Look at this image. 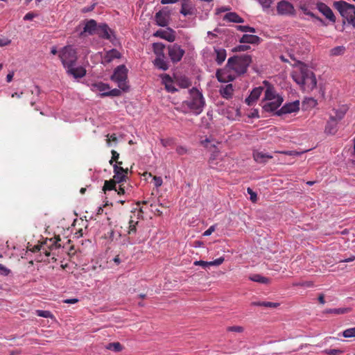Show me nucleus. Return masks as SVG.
<instances>
[{
    "mask_svg": "<svg viewBox=\"0 0 355 355\" xmlns=\"http://www.w3.org/2000/svg\"><path fill=\"white\" fill-rule=\"evenodd\" d=\"M121 94V92L119 89H113L109 90L108 93L101 94L102 96H119Z\"/></svg>",
    "mask_w": 355,
    "mask_h": 355,
    "instance_id": "39",
    "label": "nucleus"
},
{
    "mask_svg": "<svg viewBox=\"0 0 355 355\" xmlns=\"http://www.w3.org/2000/svg\"><path fill=\"white\" fill-rule=\"evenodd\" d=\"M251 62L252 57L247 54L230 58L223 69V83L232 81L236 76L245 73Z\"/></svg>",
    "mask_w": 355,
    "mask_h": 355,
    "instance_id": "1",
    "label": "nucleus"
},
{
    "mask_svg": "<svg viewBox=\"0 0 355 355\" xmlns=\"http://www.w3.org/2000/svg\"><path fill=\"white\" fill-rule=\"evenodd\" d=\"M154 184L156 187H159L162 184V179L161 177L154 176L153 177Z\"/></svg>",
    "mask_w": 355,
    "mask_h": 355,
    "instance_id": "52",
    "label": "nucleus"
},
{
    "mask_svg": "<svg viewBox=\"0 0 355 355\" xmlns=\"http://www.w3.org/2000/svg\"><path fill=\"white\" fill-rule=\"evenodd\" d=\"M11 41L8 39H0V46H7L10 44Z\"/></svg>",
    "mask_w": 355,
    "mask_h": 355,
    "instance_id": "59",
    "label": "nucleus"
},
{
    "mask_svg": "<svg viewBox=\"0 0 355 355\" xmlns=\"http://www.w3.org/2000/svg\"><path fill=\"white\" fill-rule=\"evenodd\" d=\"M36 315L40 317L49 318H52L53 315L49 311L37 310Z\"/></svg>",
    "mask_w": 355,
    "mask_h": 355,
    "instance_id": "42",
    "label": "nucleus"
},
{
    "mask_svg": "<svg viewBox=\"0 0 355 355\" xmlns=\"http://www.w3.org/2000/svg\"><path fill=\"white\" fill-rule=\"evenodd\" d=\"M121 57V53L116 49L107 51L102 58L101 63L104 65L112 62L114 59H119Z\"/></svg>",
    "mask_w": 355,
    "mask_h": 355,
    "instance_id": "18",
    "label": "nucleus"
},
{
    "mask_svg": "<svg viewBox=\"0 0 355 355\" xmlns=\"http://www.w3.org/2000/svg\"><path fill=\"white\" fill-rule=\"evenodd\" d=\"M164 58L165 57H156L153 64L157 69L166 71L168 69V64Z\"/></svg>",
    "mask_w": 355,
    "mask_h": 355,
    "instance_id": "25",
    "label": "nucleus"
},
{
    "mask_svg": "<svg viewBox=\"0 0 355 355\" xmlns=\"http://www.w3.org/2000/svg\"><path fill=\"white\" fill-rule=\"evenodd\" d=\"M206 148H209L211 152V156L209 160V165L211 168H216L218 164V161L221 160L220 150L214 145L211 144L210 146H208L211 141L209 139H205L202 141Z\"/></svg>",
    "mask_w": 355,
    "mask_h": 355,
    "instance_id": "10",
    "label": "nucleus"
},
{
    "mask_svg": "<svg viewBox=\"0 0 355 355\" xmlns=\"http://www.w3.org/2000/svg\"><path fill=\"white\" fill-rule=\"evenodd\" d=\"M325 131L329 134H334L336 130V128L331 125V122H328L325 127Z\"/></svg>",
    "mask_w": 355,
    "mask_h": 355,
    "instance_id": "50",
    "label": "nucleus"
},
{
    "mask_svg": "<svg viewBox=\"0 0 355 355\" xmlns=\"http://www.w3.org/2000/svg\"><path fill=\"white\" fill-rule=\"evenodd\" d=\"M233 94L232 85L229 84L223 88V98H230L232 97Z\"/></svg>",
    "mask_w": 355,
    "mask_h": 355,
    "instance_id": "35",
    "label": "nucleus"
},
{
    "mask_svg": "<svg viewBox=\"0 0 355 355\" xmlns=\"http://www.w3.org/2000/svg\"><path fill=\"white\" fill-rule=\"evenodd\" d=\"M154 36L164 39L169 42H173L175 40V32L171 28L166 30H158L154 33Z\"/></svg>",
    "mask_w": 355,
    "mask_h": 355,
    "instance_id": "15",
    "label": "nucleus"
},
{
    "mask_svg": "<svg viewBox=\"0 0 355 355\" xmlns=\"http://www.w3.org/2000/svg\"><path fill=\"white\" fill-rule=\"evenodd\" d=\"M112 31L106 24H102L98 26L96 33L100 37L112 41Z\"/></svg>",
    "mask_w": 355,
    "mask_h": 355,
    "instance_id": "20",
    "label": "nucleus"
},
{
    "mask_svg": "<svg viewBox=\"0 0 355 355\" xmlns=\"http://www.w3.org/2000/svg\"><path fill=\"white\" fill-rule=\"evenodd\" d=\"M236 28L242 32H250V33H255L256 31L254 28L250 27L249 26H236Z\"/></svg>",
    "mask_w": 355,
    "mask_h": 355,
    "instance_id": "45",
    "label": "nucleus"
},
{
    "mask_svg": "<svg viewBox=\"0 0 355 355\" xmlns=\"http://www.w3.org/2000/svg\"><path fill=\"white\" fill-rule=\"evenodd\" d=\"M263 90L264 85L254 88L250 92L249 96L245 98V101L247 103V105L250 106L254 105L259 99V96H261Z\"/></svg>",
    "mask_w": 355,
    "mask_h": 355,
    "instance_id": "17",
    "label": "nucleus"
},
{
    "mask_svg": "<svg viewBox=\"0 0 355 355\" xmlns=\"http://www.w3.org/2000/svg\"><path fill=\"white\" fill-rule=\"evenodd\" d=\"M119 187L118 189L116 188V190H115L117 193L119 195H124L126 192V191L128 190V187H126L125 185H124V182H122V183H119Z\"/></svg>",
    "mask_w": 355,
    "mask_h": 355,
    "instance_id": "46",
    "label": "nucleus"
},
{
    "mask_svg": "<svg viewBox=\"0 0 355 355\" xmlns=\"http://www.w3.org/2000/svg\"><path fill=\"white\" fill-rule=\"evenodd\" d=\"M277 11L280 15L294 16L295 15V10L293 4L285 0L278 2Z\"/></svg>",
    "mask_w": 355,
    "mask_h": 355,
    "instance_id": "11",
    "label": "nucleus"
},
{
    "mask_svg": "<svg viewBox=\"0 0 355 355\" xmlns=\"http://www.w3.org/2000/svg\"><path fill=\"white\" fill-rule=\"evenodd\" d=\"M180 13L184 16L191 15L193 14V7L189 1H184L182 3Z\"/></svg>",
    "mask_w": 355,
    "mask_h": 355,
    "instance_id": "27",
    "label": "nucleus"
},
{
    "mask_svg": "<svg viewBox=\"0 0 355 355\" xmlns=\"http://www.w3.org/2000/svg\"><path fill=\"white\" fill-rule=\"evenodd\" d=\"M263 85H264V97L261 101V107L266 112H274L280 107L284 98L277 92L274 85L268 80H263Z\"/></svg>",
    "mask_w": 355,
    "mask_h": 355,
    "instance_id": "3",
    "label": "nucleus"
},
{
    "mask_svg": "<svg viewBox=\"0 0 355 355\" xmlns=\"http://www.w3.org/2000/svg\"><path fill=\"white\" fill-rule=\"evenodd\" d=\"M293 80L305 92H311L315 88L317 80L314 73L306 65L301 64L292 72Z\"/></svg>",
    "mask_w": 355,
    "mask_h": 355,
    "instance_id": "2",
    "label": "nucleus"
},
{
    "mask_svg": "<svg viewBox=\"0 0 355 355\" xmlns=\"http://www.w3.org/2000/svg\"><path fill=\"white\" fill-rule=\"evenodd\" d=\"M165 45L161 42H155L153 44V50L157 57H165L164 50Z\"/></svg>",
    "mask_w": 355,
    "mask_h": 355,
    "instance_id": "26",
    "label": "nucleus"
},
{
    "mask_svg": "<svg viewBox=\"0 0 355 355\" xmlns=\"http://www.w3.org/2000/svg\"><path fill=\"white\" fill-rule=\"evenodd\" d=\"M162 145L164 147L171 146L173 144V139L168 138V139H162L160 140Z\"/></svg>",
    "mask_w": 355,
    "mask_h": 355,
    "instance_id": "49",
    "label": "nucleus"
},
{
    "mask_svg": "<svg viewBox=\"0 0 355 355\" xmlns=\"http://www.w3.org/2000/svg\"><path fill=\"white\" fill-rule=\"evenodd\" d=\"M215 51L216 53V61L218 64H220L222 63V53L218 49H215Z\"/></svg>",
    "mask_w": 355,
    "mask_h": 355,
    "instance_id": "56",
    "label": "nucleus"
},
{
    "mask_svg": "<svg viewBox=\"0 0 355 355\" xmlns=\"http://www.w3.org/2000/svg\"><path fill=\"white\" fill-rule=\"evenodd\" d=\"M139 222L135 221L132 218L129 221V226H128V235L131 236L132 234H135L137 232V226L138 225Z\"/></svg>",
    "mask_w": 355,
    "mask_h": 355,
    "instance_id": "33",
    "label": "nucleus"
},
{
    "mask_svg": "<svg viewBox=\"0 0 355 355\" xmlns=\"http://www.w3.org/2000/svg\"><path fill=\"white\" fill-rule=\"evenodd\" d=\"M113 171L114 173V175L113 177L114 181L118 182V183L126 182L128 174V168H124L121 166L113 165Z\"/></svg>",
    "mask_w": 355,
    "mask_h": 355,
    "instance_id": "12",
    "label": "nucleus"
},
{
    "mask_svg": "<svg viewBox=\"0 0 355 355\" xmlns=\"http://www.w3.org/2000/svg\"><path fill=\"white\" fill-rule=\"evenodd\" d=\"M323 352L327 355H340L344 351L338 349H324Z\"/></svg>",
    "mask_w": 355,
    "mask_h": 355,
    "instance_id": "41",
    "label": "nucleus"
},
{
    "mask_svg": "<svg viewBox=\"0 0 355 355\" xmlns=\"http://www.w3.org/2000/svg\"><path fill=\"white\" fill-rule=\"evenodd\" d=\"M318 10L322 13L327 19L332 22L336 21V17L334 16L331 9L324 3H319L317 4Z\"/></svg>",
    "mask_w": 355,
    "mask_h": 355,
    "instance_id": "19",
    "label": "nucleus"
},
{
    "mask_svg": "<svg viewBox=\"0 0 355 355\" xmlns=\"http://www.w3.org/2000/svg\"><path fill=\"white\" fill-rule=\"evenodd\" d=\"M78 302V300L76 298L67 299L64 301V303L67 304H75Z\"/></svg>",
    "mask_w": 355,
    "mask_h": 355,
    "instance_id": "61",
    "label": "nucleus"
},
{
    "mask_svg": "<svg viewBox=\"0 0 355 355\" xmlns=\"http://www.w3.org/2000/svg\"><path fill=\"white\" fill-rule=\"evenodd\" d=\"M252 306H265L268 308H277L279 306V303L271 302H253Z\"/></svg>",
    "mask_w": 355,
    "mask_h": 355,
    "instance_id": "30",
    "label": "nucleus"
},
{
    "mask_svg": "<svg viewBox=\"0 0 355 355\" xmlns=\"http://www.w3.org/2000/svg\"><path fill=\"white\" fill-rule=\"evenodd\" d=\"M112 153V157L111 159L109 161V163L110 165L113 166L114 162H117V161L119 159V153H118L116 150H112L111 151Z\"/></svg>",
    "mask_w": 355,
    "mask_h": 355,
    "instance_id": "47",
    "label": "nucleus"
},
{
    "mask_svg": "<svg viewBox=\"0 0 355 355\" xmlns=\"http://www.w3.org/2000/svg\"><path fill=\"white\" fill-rule=\"evenodd\" d=\"M334 7L341 16L355 28V6L344 1H339L334 3Z\"/></svg>",
    "mask_w": 355,
    "mask_h": 355,
    "instance_id": "5",
    "label": "nucleus"
},
{
    "mask_svg": "<svg viewBox=\"0 0 355 355\" xmlns=\"http://www.w3.org/2000/svg\"><path fill=\"white\" fill-rule=\"evenodd\" d=\"M260 38L254 35H243L239 40L240 43L257 44Z\"/></svg>",
    "mask_w": 355,
    "mask_h": 355,
    "instance_id": "23",
    "label": "nucleus"
},
{
    "mask_svg": "<svg viewBox=\"0 0 355 355\" xmlns=\"http://www.w3.org/2000/svg\"><path fill=\"white\" fill-rule=\"evenodd\" d=\"M66 69L67 73L73 76L75 78H83L86 74V70L82 67H74V66H71Z\"/></svg>",
    "mask_w": 355,
    "mask_h": 355,
    "instance_id": "21",
    "label": "nucleus"
},
{
    "mask_svg": "<svg viewBox=\"0 0 355 355\" xmlns=\"http://www.w3.org/2000/svg\"><path fill=\"white\" fill-rule=\"evenodd\" d=\"M248 192L250 195V200L252 202H256L257 199V193L254 192L250 188H248Z\"/></svg>",
    "mask_w": 355,
    "mask_h": 355,
    "instance_id": "54",
    "label": "nucleus"
},
{
    "mask_svg": "<svg viewBox=\"0 0 355 355\" xmlns=\"http://www.w3.org/2000/svg\"><path fill=\"white\" fill-rule=\"evenodd\" d=\"M250 49V46L248 44H240L232 49L233 52L238 51H245Z\"/></svg>",
    "mask_w": 355,
    "mask_h": 355,
    "instance_id": "44",
    "label": "nucleus"
},
{
    "mask_svg": "<svg viewBox=\"0 0 355 355\" xmlns=\"http://www.w3.org/2000/svg\"><path fill=\"white\" fill-rule=\"evenodd\" d=\"M58 56L65 69L71 66H75L78 60L77 51L71 45L63 47L58 52Z\"/></svg>",
    "mask_w": 355,
    "mask_h": 355,
    "instance_id": "6",
    "label": "nucleus"
},
{
    "mask_svg": "<svg viewBox=\"0 0 355 355\" xmlns=\"http://www.w3.org/2000/svg\"><path fill=\"white\" fill-rule=\"evenodd\" d=\"M13 76H14V73L13 72H10L9 73L7 76H6V81L8 83H10L12 81V78H13Z\"/></svg>",
    "mask_w": 355,
    "mask_h": 355,
    "instance_id": "64",
    "label": "nucleus"
},
{
    "mask_svg": "<svg viewBox=\"0 0 355 355\" xmlns=\"http://www.w3.org/2000/svg\"><path fill=\"white\" fill-rule=\"evenodd\" d=\"M118 182L114 181V179L105 180L103 187V191L105 193L107 191L116 190V184Z\"/></svg>",
    "mask_w": 355,
    "mask_h": 355,
    "instance_id": "29",
    "label": "nucleus"
},
{
    "mask_svg": "<svg viewBox=\"0 0 355 355\" xmlns=\"http://www.w3.org/2000/svg\"><path fill=\"white\" fill-rule=\"evenodd\" d=\"M300 8L304 12V13L305 15H309V16H311L312 17H314V18L317 19L318 20H319L320 21H322L320 18L316 17L315 16V15L309 10V8H308V6L306 5H305V4H300Z\"/></svg>",
    "mask_w": 355,
    "mask_h": 355,
    "instance_id": "37",
    "label": "nucleus"
},
{
    "mask_svg": "<svg viewBox=\"0 0 355 355\" xmlns=\"http://www.w3.org/2000/svg\"><path fill=\"white\" fill-rule=\"evenodd\" d=\"M60 241V238L59 236L51 238L49 240V243L46 241L43 245L34 246L32 251L35 252L42 250L46 257H49L51 255V250L53 249H58L61 247Z\"/></svg>",
    "mask_w": 355,
    "mask_h": 355,
    "instance_id": "8",
    "label": "nucleus"
},
{
    "mask_svg": "<svg viewBox=\"0 0 355 355\" xmlns=\"http://www.w3.org/2000/svg\"><path fill=\"white\" fill-rule=\"evenodd\" d=\"M35 17V15L33 12H28L24 17V20L28 21L32 20Z\"/></svg>",
    "mask_w": 355,
    "mask_h": 355,
    "instance_id": "58",
    "label": "nucleus"
},
{
    "mask_svg": "<svg viewBox=\"0 0 355 355\" xmlns=\"http://www.w3.org/2000/svg\"><path fill=\"white\" fill-rule=\"evenodd\" d=\"M216 76L220 83H222V69H218L216 71Z\"/></svg>",
    "mask_w": 355,
    "mask_h": 355,
    "instance_id": "60",
    "label": "nucleus"
},
{
    "mask_svg": "<svg viewBox=\"0 0 355 355\" xmlns=\"http://www.w3.org/2000/svg\"><path fill=\"white\" fill-rule=\"evenodd\" d=\"M112 80L117 83L119 87L123 90L127 91L128 85L127 84L128 79V69L123 64L118 66L114 71L111 76Z\"/></svg>",
    "mask_w": 355,
    "mask_h": 355,
    "instance_id": "7",
    "label": "nucleus"
},
{
    "mask_svg": "<svg viewBox=\"0 0 355 355\" xmlns=\"http://www.w3.org/2000/svg\"><path fill=\"white\" fill-rule=\"evenodd\" d=\"M170 11L163 9L157 12L155 15L157 24L162 27L167 26L170 19Z\"/></svg>",
    "mask_w": 355,
    "mask_h": 355,
    "instance_id": "13",
    "label": "nucleus"
},
{
    "mask_svg": "<svg viewBox=\"0 0 355 355\" xmlns=\"http://www.w3.org/2000/svg\"><path fill=\"white\" fill-rule=\"evenodd\" d=\"M318 301L322 304H324L325 303L324 295L323 293L319 295Z\"/></svg>",
    "mask_w": 355,
    "mask_h": 355,
    "instance_id": "62",
    "label": "nucleus"
},
{
    "mask_svg": "<svg viewBox=\"0 0 355 355\" xmlns=\"http://www.w3.org/2000/svg\"><path fill=\"white\" fill-rule=\"evenodd\" d=\"M176 153L179 155H184L187 154L188 150H187V148L185 146H178L176 148Z\"/></svg>",
    "mask_w": 355,
    "mask_h": 355,
    "instance_id": "48",
    "label": "nucleus"
},
{
    "mask_svg": "<svg viewBox=\"0 0 355 355\" xmlns=\"http://www.w3.org/2000/svg\"><path fill=\"white\" fill-rule=\"evenodd\" d=\"M250 279L253 282H259L263 284H268L270 282V279L268 277L261 276L258 274L251 276Z\"/></svg>",
    "mask_w": 355,
    "mask_h": 355,
    "instance_id": "32",
    "label": "nucleus"
},
{
    "mask_svg": "<svg viewBox=\"0 0 355 355\" xmlns=\"http://www.w3.org/2000/svg\"><path fill=\"white\" fill-rule=\"evenodd\" d=\"M167 50L168 57L173 64L179 62L185 53L184 49L177 43L168 45Z\"/></svg>",
    "mask_w": 355,
    "mask_h": 355,
    "instance_id": "9",
    "label": "nucleus"
},
{
    "mask_svg": "<svg viewBox=\"0 0 355 355\" xmlns=\"http://www.w3.org/2000/svg\"><path fill=\"white\" fill-rule=\"evenodd\" d=\"M164 80H165V86H166V89L167 91L168 92H173L175 91H176V89H175V87L172 85V80H171V78L169 76V75H167L166 74L164 76Z\"/></svg>",
    "mask_w": 355,
    "mask_h": 355,
    "instance_id": "34",
    "label": "nucleus"
},
{
    "mask_svg": "<svg viewBox=\"0 0 355 355\" xmlns=\"http://www.w3.org/2000/svg\"><path fill=\"white\" fill-rule=\"evenodd\" d=\"M253 157L254 160L258 163H264L266 162L268 159L272 158V155L263 152H254Z\"/></svg>",
    "mask_w": 355,
    "mask_h": 355,
    "instance_id": "24",
    "label": "nucleus"
},
{
    "mask_svg": "<svg viewBox=\"0 0 355 355\" xmlns=\"http://www.w3.org/2000/svg\"><path fill=\"white\" fill-rule=\"evenodd\" d=\"M300 110V101H295L291 103H286L280 110H277L276 114L280 116L284 114H290L296 112Z\"/></svg>",
    "mask_w": 355,
    "mask_h": 355,
    "instance_id": "14",
    "label": "nucleus"
},
{
    "mask_svg": "<svg viewBox=\"0 0 355 355\" xmlns=\"http://www.w3.org/2000/svg\"><path fill=\"white\" fill-rule=\"evenodd\" d=\"M222 263V257L218 258L212 261H207V266H219Z\"/></svg>",
    "mask_w": 355,
    "mask_h": 355,
    "instance_id": "53",
    "label": "nucleus"
},
{
    "mask_svg": "<svg viewBox=\"0 0 355 355\" xmlns=\"http://www.w3.org/2000/svg\"><path fill=\"white\" fill-rule=\"evenodd\" d=\"M93 90L98 91L102 92V94L108 93L110 87L107 84L103 83H97L92 85Z\"/></svg>",
    "mask_w": 355,
    "mask_h": 355,
    "instance_id": "28",
    "label": "nucleus"
},
{
    "mask_svg": "<svg viewBox=\"0 0 355 355\" xmlns=\"http://www.w3.org/2000/svg\"><path fill=\"white\" fill-rule=\"evenodd\" d=\"M98 25L94 19L87 20L85 22L83 31L80 33V37L85 36L86 34L92 35L96 34Z\"/></svg>",
    "mask_w": 355,
    "mask_h": 355,
    "instance_id": "16",
    "label": "nucleus"
},
{
    "mask_svg": "<svg viewBox=\"0 0 355 355\" xmlns=\"http://www.w3.org/2000/svg\"><path fill=\"white\" fill-rule=\"evenodd\" d=\"M107 142L108 144H110L111 141H114V142L117 141V137L115 134H112L111 135H107Z\"/></svg>",
    "mask_w": 355,
    "mask_h": 355,
    "instance_id": "55",
    "label": "nucleus"
},
{
    "mask_svg": "<svg viewBox=\"0 0 355 355\" xmlns=\"http://www.w3.org/2000/svg\"><path fill=\"white\" fill-rule=\"evenodd\" d=\"M350 308H338V309H329L325 311L327 313H333L336 315H341L350 312Z\"/></svg>",
    "mask_w": 355,
    "mask_h": 355,
    "instance_id": "31",
    "label": "nucleus"
},
{
    "mask_svg": "<svg viewBox=\"0 0 355 355\" xmlns=\"http://www.w3.org/2000/svg\"><path fill=\"white\" fill-rule=\"evenodd\" d=\"M345 52V48L343 46H336L331 50V54L333 55H338L343 54Z\"/></svg>",
    "mask_w": 355,
    "mask_h": 355,
    "instance_id": "43",
    "label": "nucleus"
},
{
    "mask_svg": "<svg viewBox=\"0 0 355 355\" xmlns=\"http://www.w3.org/2000/svg\"><path fill=\"white\" fill-rule=\"evenodd\" d=\"M10 272V270L5 267L3 264L0 263V274L4 276L8 275Z\"/></svg>",
    "mask_w": 355,
    "mask_h": 355,
    "instance_id": "51",
    "label": "nucleus"
},
{
    "mask_svg": "<svg viewBox=\"0 0 355 355\" xmlns=\"http://www.w3.org/2000/svg\"><path fill=\"white\" fill-rule=\"evenodd\" d=\"M189 94L190 97L184 101L177 110L185 114L190 112L196 114H200L205 105L202 94L194 87L189 91Z\"/></svg>",
    "mask_w": 355,
    "mask_h": 355,
    "instance_id": "4",
    "label": "nucleus"
},
{
    "mask_svg": "<svg viewBox=\"0 0 355 355\" xmlns=\"http://www.w3.org/2000/svg\"><path fill=\"white\" fill-rule=\"evenodd\" d=\"M342 335L345 338L355 337V327L349 328L343 331Z\"/></svg>",
    "mask_w": 355,
    "mask_h": 355,
    "instance_id": "38",
    "label": "nucleus"
},
{
    "mask_svg": "<svg viewBox=\"0 0 355 355\" xmlns=\"http://www.w3.org/2000/svg\"><path fill=\"white\" fill-rule=\"evenodd\" d=\"M122 348V345L119 342L110 343L107 345V349L114 352H120Z\"/></svg>",
    "mask_w": 355,
    "mask_h": 355,
    "instance_id": "36",
    "label": "nucleus"
},
{
    "mask_svg": "<svg viewBox=\"0 0 355 355\" xmlns=\"http://www.w3.org/2000/svg\"><path fill=\"white\" fill-rule=\"evenodd\" d=\"M223 21H227L228 22H234V23H243L244 21L243 19L236 12H227L225 15H223Z\"/></svg>",
    "mask_w": 355,
    "mask_h": 355,
    "instance_id": "22",
    "label": "nucleus"
},
{
    "mask_svg": "<svg viewBox=\"0 0 355 355\" xmlns=\"http://www.w3.org/2000/svg\"><path fill=\"white\" fill-rule=\"evenodd\" d=\"M226 331L227 333H230V332L242 333L244 331V328L241 326H232V327H227Z\"/></svg>",
    "mask_w": 355,
    "mask_h": 355,
    "instance_id": "40",
    "label": "nucleus"
},
{
    "mask_svg": "<svg viewBox=\"0 0 355 355\" xmlns=\"http://www.w3.org/2000/svg\"><path fill=\"white\" fill-rule=\"evenodd\" d=\"M195 265H200L205 268L206 266H207V261H197L195 262Z\"/></svg>",
    "mask_w": 355,
    "mask_h": 355,
    "instance_id": "63",
    "label": "nucleus"
},
{
    "mask_svg": "<svg viewBox=\"0 0 355 355\" xmlns=\"http://www.w3.org/2000/svg\"><path fill=\"white\" fill-rule=\"evenodd\" d=\"M215 231V226L214 225H212L211 227H209V229H207L204 233H203V235L204 236H209L211 234L212 232H214Z\"/></svg>",
    "mask_w": 355,
    "mask_h": 355,
    "instance_id": "57",
    "label": "nucleus"
}]
</instances>
